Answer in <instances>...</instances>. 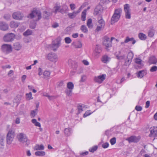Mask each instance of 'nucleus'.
<instances>
[{
    "label": "nucleus",
    "instance_id": "1",
    "mask_svg": "<svg viewBox=\"0 0 157 157\" xmlns=\"http://www.w3.org/2000/svg\"><path fill=\"white\" fill-rule=\"evenodd\" d=\"M122 10L121 8L116 9L115 10L114 13L112 17L111 22L112 24L117 22L120 18Z\"/></svg>",
    "mask_w": 157,
    "mask_h": 157
},
{
    "label": "nucleus",
    "instance_id": "2",
    "mask_svg": "<svg viewBox=\"0 0 157 157\" xmlns=\"http://www.w3.org/2000/svg\"><path fill=\"white\" fill-rule=\"evenodd\" d=\"M27 17L31 19L36 18L35 21H37L40 19L41 18V13L40 10L34 9L31 13L28 15Z\"/></svg>",
    "mask_w": 157,
    "mask_h": 157
},
{
    "label": "nucleus",
    "instance_id": "3",
    "mask_svg": "<svg viewBox=\"0 0 157 157\" xmlns=\"http://www.w3.org/2000/svg\"><path fill=\"white\" fill-rule=\"evenodd\" d=\"M17 138L18 141L21 143L24 144L25 143V146H28L29 144L27 143L28 138L25 134L20 133L18 134Z\"/></svg>",
    "mask_w": 157,
    "mask_h": 157
},
{
    "label": "nucleus",
    "instance_id": "4",
    "mask_svg": "<svg viewBox=\"0 0 157 157\" xmlns=\"http://www.w3.org/2000/svg\"><path fill=\"white\" fill-rule=\"evenodd\" d=\"M61 40L60 37H58L54 40L52 44L50 45L51 49L54 51H56L60 45Z\"/></svg>",
    "mask_w": 157,
    "mask_h": 157
},
{
    "label": "nucleus",
    "instance_id": "5",
    "mask_svg": "<svg viewBox=\"0 0 157 157\" xmlns=\"http://www.w3.org/2000/svg\"><path fill=\"white\" fill-rule=\"evenodd\" d=\"M114 38L111 37V39L107 36H105L103 39V44L106 48L112 47V40Z\"/></svg>",
    "mask_w": 157,
    "mask_h": 157
},
{
    "label": "nucleus",
    "instance_id": "6",
    "mask_svg": "<svg viewBox=\"0 0 157 157\" xmlns=\"http://www.w3.org/2000/svg\"><path fill=\"white\" fill-rule=\"evenodd\" d=\"M15 35L13 33H8L4 35L3 37V40L6 42L13 41L15 38Z\"/></svg>",
    "mask_w": 157,
    "mask_h": 157
},
{
    "label": "nucleus",
    "instance_id": "7",
    "mask_svg": "<svg viewBox=\"0 0 157 157\" xmlns=\"http://www.w3.org/2000/svg\"><path fill=\"white\" fill-rule=\"evenodd\" d=\"M14 136V132L12 130H10L6 135V141L8 144H10L13 141Z\"/></svg>",
    "mask_w": 157,
    "mask_h": 157
},
{
    "label": "nucleus",
    "instance_id": "8",
    "mask_svg": "<svg viewBox=\"0 0 157 157\" xmlns=\"http://www.w3.org/2000/svg\"><path fill=\"white\" fill-rule=\"evenodd\" d=\"M1 50L5 53L8 54L12 51V47L10 44H4L2 46Z\"/></svg>",
    "mask_w": 157,
    "mask_h": 157
},
{
    "label": "nucleus",
    "instance_id": "9",
    "mask_svg": "<svg viewBox=\"0 0 157 157\" xmlns=\"http://www.w3.org/2000/svg\"><path fill=\"white\" fill-rule=\"evenodd\" d=\"M124 10L126 18L130 19L131 18V10L130 6L129 4H126L124 5Z\"/></svg>",
    "mask_w": 157,
    "mask_h": 157
},
{
    "label": "nucleus",
    "instance_id": "10",
    "mask_svg": "<svg viewBox=\"0 0 157 157\" xmlns=\"http://www.w3.org/2000/svg\"><path fill=\"white\" fill-rule=\"evenodd\" d=\"M54 10L52 11L56 14L58 11L62 13L64 12V13L68 11V7L66 6H64L62 9H60V6L57 5H56L54 7Z\"/></svg>",
    "mask_w": 157,
    "mask_h": 157
},
{
    "label": "nucleus",
    "instance_id": "11",
    "mask_svg": "<svg viewBox=\"0 0 157 157\" xmlns=\"http://www.w3.org/2000/svg\"><path fill=\"white\" fill-rule=\"evenodd\" d=\"M24 17V14L20 11L16 12L13 13L12 14L13 18L16 20H21Z\"/></svg>",
    "mask_w": 157,
    "mask_h": 157
},
{
    "label": "nucleus",
    "instance_id": "12",
    "mask_svg": "<svg viewBox=\"0 0 157 157\" xmlns=\"http://www.w3.org/2000/svg\"><path fill=\"white\" fill-rule=\"evenodd\" d=\"M106 76L105 74H103L101 75L95 77L94 78V80L95 82L100 84L105 79Z\"/></svg>",
    "mask_w": 157,
    "mask_h": 157
},
{
    "label": "nucleus",
    "instance_id": "13",
    "mask_svg": "<svg viewBox=\"0 0 157 157\" xmlns=\"http://www.w3.org/2000/svg\"><path fill=\"white\" fill-rule=\"evenodd\" d=\"M48 58L50 61L56 62L57 60L58 56L55 53L52 52L48 54Z\"/></svg>",
    "mask_w": 157,
    "mask_h": 157
},
{
    "label": "nucleus",
    "instance_id": "14",
    "mask_svg": "<svg viewBox=\"0 0 157 157\" xmlns=\"http://www.w3.org/2000/svg\"><path fill=\"white\" fill-rule=\"evenodd\" d=\"M133 54L132 52H129L127 56V58L125 62L124 65L126 66H128L131 63L132 59L133 58Z\"/></svg>",
    "mask_w": 157,
    "mask_h": 157
},
{
    "label": "nucleus",
    "instance_id": "15",
    "mask_svg": "<svg viewBox=\"0 0 157 157\" xmlns=\"http://www.w3.org/2000/svg\"><path fill=\"white\" fill-rule=\"evenodd\" d=\"M52 11H50V9L47 10V11H44L43 13V17L44 19H48L50 16L52 15Z\"/></svg>",
    "mask_w": 157,
    "mask_h": 157
},
{
    "label": "nucleus",
    "instance_id": "16",
    "mask_svg": "<svg viewBox=\"0 0 157 157\" xmlns=\"http://www.w3.org/2000/svg\"><path fill=\"white\" fill-rule=\"evenodd\" d=\"M150 134L149 136L150 137H157V128L154 127H151L150 129Z\"/></svg>",
    "mask_w": 157,
    "mask_h": 157
},
{
    "label": "nucleus",
    "instance_id": "17",
    "mask_svg": "<svg viewBox=\"0 0 157 157\" xmlns=\"http://www.w3.org/2000/svg\"><path fill=\"white\" fill-rule=\"evenodd\" d=\"M9 29L8 25L6 22L3 21H0V29L2 31H5Z\"/></svg>",
    "mask_w": 157,
    "mask_h": 157
},
{
    "label": "nucleus",
    "instance_id": "18",
    "mask_svg": "<svg viewBox=\"0 0 157 157\" xmlns=\"http://www.w3.org/2000/svg\"><path fill=\"white\" fill-rule=\"evenodd\" d=\"M126 140H128L129 143H136L139 141V139L136 136H132L127 139Z\"/></svg>",
    "mask_w": 157,
    "mask_h": 157
},
{
    "label": "nucleus",
    "instance_id": "19",
    "mask_svg": "<svg viewBox=\"0 0 157 157\" xmlns=\"http://www.w3.org/2000/svg\"><path fill=\"white\" fill-rule=\"evenodd\" d=\"M22 47V44L19 42H16L13 44V48L16 50L19 51L20 50Z\"/></svg>",
    "mask_w": 157,
    "mask_h": 157
},
{
    "label": "nucleus",
    "instance_id": "20",
    "mask_svg": "<svg viewBox=\"0 0 157 157\" xmlns=\"http://www.w3.org/2000/svg\"><path fill=\"white\" fill-rule=\"evenodd\" d=\"M19 22L13 21L10 22V26L11 28H16L19 26Z\"/></svg>",
    "mask_w": 157,
    "mask_h": 157
},
{
    "label": "nucleus",
    "instance_id": "21",
    "mask_svg": "<svg viewBox=\"0 0 157 157\" xmlns=\"http://www.w3.org/2000/svg\"><path fill=\"white\" fill-rule=\"evenodd\" d=\"M103 10L102 6L100 5H98L94 9V14L96 15L101 13Z\"/></svg>",
    "mask_w": 157,
    "mask_h": 157
},
{
    "label": "nucleus",
    "instance_id": "22",
    "mask_svg": "<svg viewBox=\"0 0 157 157\" xmlns=\"http://www.w3.org/2000/svg\"><path fill=\"white\" fill-rule=\"evenodd\" d=\"M135 62L138 64V67L139 68H141L143 66V62L142 60L138 58H136L134 59Z\"/></svg>",
    "mask_w": 157,
    "mask_h": 157
},
{
    "label": "nucleus",
    "instance_id": "23",
    "mask_svg": "<svg viewBox=\"0 0 157 157\" xmlns=\"http://www.w3.org/2000/svg\"><path fill=\"white\" fill-rule=\"evenodd\" d=\"M129 41H132V44H134L136 42V40L133 38H129L128 36H127L124 40V42L125 43H127Z\"/></svg>",
    "mask_w": 157,
    "mask_h": 157
},
{
    "label": "nucleus",
    "instance_id": "24",
    "mask_svg": "<svg viewBox=\"0 0 157 157\" xmlns=\"http://www.w3.org/2000/svg\"><path fill=\"white\" fill-rule=\"evenodd\" d=\"M149 62L150 63L155 64L157 63V59L154 56H152L149 58Z\"/></svg>",
    "mask_w": 157,
    "mask_h": 157
},
{
    "label": "nucleus",
    "instance_id": "25",
    "mask_svg": "<svg viewBox=\"0 0 157 157\" xmlns=\"http://www.w3.org/2000/svg\"><path fill=\"white\" fill-rule=\"evenodd\" d=\"M146 74L145 71H139L137 74V76L138 78H141Z\"/></svg>",
    "mask_w": 157,
    "mask_h": 157
},
{
    "label": "nucleus",
    "instance_id": "26",
    "mask_svg": "<svg viewBox=\"0 0 157 157\" xmlns=\"http://www.w3.org/2000/svg\"><path fill=\"white\" fill-rule=\"evenodd\" d=\"M71 129L70 128H65L64 130V133L66 136H70L71 133Z\"/></svg>",
    "mask_w": 157,
    "mask_h": 157
},
{
    "label": "nucleus",
    "instance_id": "27",
    "mask_svg": "<svg viewBox=\"0 0 157 157\" xmlns=\"http://www.w3.org/2000/svg\"><path fill=\"white\" fill-rule=\"evenodd\" d=\"M44 149V147L42 144L40 145H36L34 148V149L36 150H43Z\"/></svg>",
    "mask_w": 157,
    "mask_h": 157
},
{
    "label": "nucleus",
    "instance_id": "28",
    "mask_svg": "<svg viewBox=\"0 0 157 157\" xmlns=\"http://www.w3.org/2000/svg\"><path fill=\"white\" fill-rule=\"evenodd\" d=\"M68 17L71 19H73L77 15L75 11H74L72 13H69L67 14Z\"/></svg>",
    "mask_w": 157,
    "mask_h": 157
},
{
    "label": "nucleus",
    "instance_id": "29",
    "mask_svg": "<svg viewBox=\"0 0 157 157\" xmlns=\"http://www.w3.org/2000/svg\"><path fill=\"white\" fill-rule=\"evenodd\" d=\"M86 10H87L85 9L82 12V15H81V17H82V21H85L86 20Z\"/></svg>",
    "mask_w": 157,
    "mask_h": 157
},
{
    "label": "nucleus",
    "instance_id": "30",
    "mask_svg": "<svg viewBox=\"0 0 157 157\" xmlns=\"http://www.w3.org/2000/svg\"><path fill=\"white\" fill-rule=\"evenodd\" d=\"M72 44H74L76 48H80L82 47V44L81 42L78 41L76 43H73Z\"/></svg>",
    "mask_w": 157,
    "mask_h": 157
},
{
    "label": "nucleus",
    "instance_id": "31",
    "mask_svg": "<svg viewBox=\"0 0 157 157\" xmlns=\"http://www.w3.org/2000/svg\"><path fill=\"white\" fill-rule=\"evenodd\" d=\"M84 105H80L78 106V114L80 113H81L82 111H83L85 108Z\"/></svg>",
    "mask_w": 157,
    "mask_h": 157
},
{
    "label": "nucleus",
    "instance_id": "32",
    "mask_svg": "<svg viewBox=\"0 0 157 157\" xmlns=\"http://www.w3.org/2000/svg\"><path fill=\"white\" fill-rule=\"evenodd\" d=\"M138 36L139 38L141 40H145L146 39V35L142 33H139Z\"/></svg>",
    "mask_w": 157,
    "mask_h": 157
},
{
    "label": "nucleus",
    "instance_id": "33",
    "mask_svg": "<svg viewBox=\"0 0 157 157\" xmlns=\"http://www.w3.org/2000/svg\"><path fill=\"white\" fill-rule=\"evenodd\" d=\"M32 122L36 126L40 127H41V124L40 123L37 122V120L36 119H33L32 120Z\"/></svg>",
    "mask_w": 157,
    "mask_h": 157
},
{
    "label": "nucleus",
    "instance_id": "34",
    "mask_svg": "<svg viewBox=\"0 0 157 157\" xmlns=\"http://www.w3.org/2000/svg\"><path fill=\"white\" fill-rule=\"evenodd\" d=\"M87 25L89 28H92L93 25L92 24V20L91 19H89L87 21Z\"/></svg>",
    "mask_w": 157,
    "mask_h": 157
},
{
    "label": "nucleus",
    "instance_id": "35",
    "mask_svg": "<svg viewBox=\"0 0 157 157\" xmlns=\"http://www.w3.org/2000/svg\"><path fill=\"white\" fill-rule=\"evenodd\" d=\"M98 23L99 25H101L102 26V27H104L105 25V23L104 21L102 19V17H101L100 19L98 21Z\"/></svg>",
    "mask_w": 157,
    "mask_h": 157
},
{
    "label": "nucleus",
    "instance_id": "36",
    "mask_svg": "<svg viewBox=\"0 0 157 157\" xmlns=\"http://www.w3.org/2000/svg\"><path fill=\"white\" fill-rule=\"evenodd\" d=\"M38 111L37 109L32 110L31 112L30 115L32 117H34L37 114Z\"/></svg>",
    "mask_w": 157,
    "mask_h": 157
},
{
    "label": "nucleus",
    "instance_id": "37",
    "mask_svg": "<svg viewBox=\"0 0 157 157\" xmlns=\"http://www.w3.org/2000/svg\"><path fill=\"white\" fill-rule=\"evenodd\" d=\"M45 154V152L44 151H37L35 153V155L36 156H44Z\"/></svg>",
    "mask_w": 157,
    "mask_h": 157
},
{
    "label": "nucleus",
    "instance_id": "38",
    "mask_svg": "<svg viewBox=\"0 0 157 157\" xmlns=\"http://www.w3.org/2000/svg\"><path fill=\"white\" fill-rule=\"evenodd\" d=\"M102 60L105 63H107L109 62V58L107 56H104L102 58Z\"/></svg>",
    "mask_w": 157,
    "mask_h": 157
},
{
    "label": "nucleus",
    "instance_id": "39",
    "mask_svg": "<svg viewBox=\"0 0 157 157\" xmlns=\"http://www.w3.org/2000/svg\"><path fill=\"white\" fill-rule=\"evenodd\" d=\"M154 34V30L153 29L149 30L148 32V36L151 37H152Z\"/></svg>",
    "mask_w": 157,
    "mask_h": 157
},
{
    "label": "nucleus",
    "instance_id": "40",
    "mask_svg": "<svg viewBox=\"0 0 157 157\" xmlns=\"http://www.w3.org/2000/svg\"><path fill=\"white\" fill-rule=\"evenodd\" d=\"M74 86V85L72 82H70L67 83V87L68 89L73 90Z\"/></svg>",
    "mask_w": 157,
    "mask_h": 157
},
{
    "label": "nucleus",
    "instance_id": "41",
    "mask_svg": "<svg viewBox=\"0 0 157 157\" xmlns=\"http://www.w3.org/2000/svg\"><path fill=\"white\" fill-rule=\"evenodd\" d=\"M68 65L72 68H74V65L75 64V62L71 59H69L68 60Z\"/></svg>",
    "mask_w": 157,
    "mask_h": 157
},
{
    "label": "nucleus",
    "instance_id": "42",
    "mask_svg": "<svg viewBox=\"0 0 157 157\" xmlns=\"http://www.w3.org/2000/svg\"><path fill=\"white\" fill-rule=\"evenodd\" d=\"M72 90L71 89H66L65 90L66 95L68 96H71L72 95Z\"/></svg>",
    "mask_w": 157,
    "mask_h": 157
},
{
    "label": "nucleus",
    "instance_id": "43",
    "mask_svg": "<svg viewBox=\"0 0 157 157\" xmlns=\"http://www.w3.org/2000/svg\"><path fill=\"white\" fill-rule=\"evenodd\" d=\"M50 74V72L48 71H45L43 73V75L44 76V78H47L49 77Z\"/></svg>",
    "mask_w": 157,
    "mask_h": 157
},
{
    "label": "nucleus",
    "instance_id": "44",
    "mask_svg": "<svg viewBox=\"0 0 157 157\" xmlns=\"http://www.w3.org/2000/svg\"><path fill=\"white\" fill-rule=\"evenodd\" d=\"M32 32L31 30L28 29L23 33V35L25 36H28L32 34Z\"/></svg>",
    "mask_w": 157,
    "mask_h": 157
},
{
    "label": "nucleus",
    "instance_id": "45",
    "mask_svg": "<svg viewBox=\"0 0 157 157\" xmlns=\"http://www.w3.org/2000/svg\"><path fill=\"white\" fill-rule=\"evenodd\" d=\"M81 29L83 32L85 33H86L87 32L88 30L86 26L84 25H82L81 27Z\"/></svg>",
    "mask_w": 157,
    "mask_h": 157
},
{
    "label": "nucleus",
    "instance_id": "46",
    "mask_svg": "<svg viewBox=\"0 0 157 157\" xmlns=\"http://www.w3.org/2000/svg\"><path fill=\"white\" fill-rule=\"evenodd\" d=\"M26 97L27 99L28 100L32 99L33 98L32 97V94L31 92H30L29 94H26Z\"/></svg>",
    "mask_w": 157,
    "mask_h": 157
},
{
    "label": "nucleus",
    "instance_id": "47",
    "mask_svg": "<svg viewBox=\"0 0 157 157\" xmlns=\"http://www.w3.org/2000/svg\"><path fill=\"white\" fill-rule=\"evenodd\" d=\"M11 17V15L9 14H6L4 15L3 18L6 20H10Z\"/></svg>",
    "mask_w": 157,
    "mask_h": 157
},
{
    "label": "nucleus",
    "instance_id": "48",
    "mask_svg": "<svg viewBox=\"0 0 157 157\" xmlns=\"http://www.w3.org/2000/svg\"><path fill=\"white\" fill-rule=\"evenodd\" d=\"M95 52L98 53H99L101 52L100 47L99 46L97 45L95 49Z\"/></svg>",
    "mask_w": 157,
    "mask_h": 157
},
{
    "label": "nucleus",
    "instance_id": "49",
    "mask_svg": "<svg viewBox=\"0 0 157 157\" xmlns=\"http://www.w3.org/2000/svg\"><path fill=\"white\" fill-rule=\"evenodd\" d=\"M65 42L67 44H69L71 42V40L69 37H66L65 38Z\"/></svg>",
    "mask_w": 157,
    "mask_h": 157
},
{
    "label": "nucleus",
    "instance_id": "50",
    "mask_svg": "<svg viewBox=\"0 0 157 157\" xmlns=\"http://www.w3.org/2000/svg\"><path fill=\"white\" fill-rule=\"evenodd\" d=\"M110 142L112 145L116 143V138L115 137H113L110 140Z\"/></svg>",
    "mask_w": 157,
    "mask_h": 157
},
{
    "label": "nucleus",
    "instance_id": "51",
    "mask_svg": "<svg viewBox=\"0 0 157 157\" xmlns=\"http://www.w3.org/2000/svg\"><path fill=\"white\" fill-rule=\"evenodd\" d=\"M98 148L97 146L93 147L89 149V151L92 152H94L95 151H96Z\"/></svg>",
    "mask_w": 157,
    "mask_h": 157
},
{
    "label": "nucleus",
    "instance_id": "52",
    "mask_svg": "<svg viewBox=\"0 0 157 157\" xmlns=\"http://www.w3.org/2000/svg\"><path fill=\"white\" fill-rule=\"evenodd\" d=\"M4 147V143L2 139H0V150L3 149Z\"/></svg>",
    "mask_w": 157,
    "mask_h": 157
},
{
    "label": "nucleus",
    "instance_id": "53",
    "mask_svg": "<svg viewBox=\"0 0 157 157\" xmlns=\"http://www.w3.org/2000/svg\"><path fill=\"white\" fill-rule=\"evenodd\" d=\"M36 23L34 22L31 23L30 24V28L32 29H34L36 27Z\"/></svg>",
    "mask_w": 157,
    "mask_h": 157
},
{
    "label": "nucleus",
    "instance_id": "54",
    "mask_svg": "<svg viewBox=\"0 0 157 157\" xmlns=\"http://www.w3.org/2000/svg\"><path fill=\"white\" fill-rule=\"evenodd\" d=\"M104 27H102V26L98 25L96 30L97 31L99 32L101 30L103 29L104 28Z\"/></svg>",
    "mask_w": 157,
    "mask_h": 157
},
{
    "label": "nucleus",
    "instance_id": "55",
    "mask_svg": "<svg viewBox=\"0 0 157 157\" xmlns=\"http://www.w3.org/2000/svg\"><path fill=\"white\" fill-rule=\"evenodd\" d=\"M90 110H88L86 111L85 113L84 114L83 117H85L89 115H90L92 113L90 112Z\"/></svg>",
    "mask_w": 157,
    "mask_h": 157
},
{
    "label": "nucleus",
    "instance_id": "56",
    "mask_svg": "<svg viewBox=\"0 0 157 157\" xmlns=\"http://www.w3.org/2000/svg\"><path fill=\"white\" fill-rule=\"evenodd\" d=\"M157 70V67L154 66L152 67L150 69V71L151 72H153L156 71Z\"/></svg>",
    "mask_w": 157,
    "mask_h": 157
},
{
    "label": "nucleus",
    "instance_id": "57",
    "mask_svg": "<svg viewBox=\"0 0 157 157\" xmlns=\"http://www.w3.org/2000/svg\"><path fill=\"white\" fill-rule=\"evenodd\" d=\"M109 146V144L107 142H106L103 144L102 145V147L104 148H106L108 147Z\"/></svg>",
    "mask_w": 157,
    "mask_h": 157
},
{
    "label": "nucleus",
    "instance_id": "58",
    "mask_svg": "<svg viewBox=\"0 0 157 157\" xmlns=\"http://www.w3.org/2000/svg\"><path fill=\"white\" fill-rule=\"evenodd\" d=\"M117 59H124L125 57V55H123L122 56H116Z\"/></svg>",
    "mask_w": 157,
    "mask_h": 157
},
{
    "label": "nucleus",
    "instance_id": "59",
    "mask_svg": "<svg viewBox=\"0 0 157 157\" xmlns=\"http://www.w3.org/2000/svg\"><path fill=\"white\" fill-rule=\"evenodd\" d=\"M86 79V76L85 75H82L81 78V79L80 80V82H84Z\"/></svg>",
    "mask_w": 157,
    "mask_h": 157
},
{
    "label": "nucleus",
    "instance_id": "60",
    "mask_svg": "<svg viewBox=\"0 0 157 157\" xmlns=\"http://www.w3.org/2000/svg\"><path fill=\"white\" fill-rule=\"evenodd\" d=\"M2 68L3 69H5L6 68H10L11 66L10 65H6L5 66H3L2 67Z\"/></svg>",
    "mask_w": 157,
    "mask_h": 157
},
{
    "label": "nucleus",
    "instance_id": "61",
    "mask_svg": "<svg viewBox=\"0 0 157 157\" xmlns=\"http://www.w3.org/2000/svg\"><path fill=\"white\" fill-rule=\"evenodd\" d=\"M135 109L137 111H140L142 109V107L139 105L136 106Z\"/></svg>",
    "mask_w": 157,
    "mask_h": 157
},
{
    "label": "nucleus",
    "instance_id": "62",
    "mask_svg": "<svg viewBox=\"0 0 157 157\" xmlns=\"http://www.w3.org/2000/svg\"><path fill=\"white\" fill-rule=\"evenodd\" d=\"M70 6L71 9L72 10L75 9V5L74 4H71L70 5Z\"/></svg>",
    "mask_w": 157,
    "mask_h": 157
},
{
    "label": "nucleus",
    "instance_id": "63",
    "mask_svg": "<svg viewBox=\"0 0 157 157\" xmlns=\"http://www.w3.org/2000/svg\"><path fill=\"white\" fill-rule=\"evenodd\" d=\"M13 71L12 70H10L8 72V75L10 77L12 75H13Z\"/></svg>",
    "mask_w": 157,
    "mask_h": 157
},
{
    "label": "nucleus",
    "instance_id": "64",
    "mask_svg": "<svg viewBox=\"0 0 157 157\" xmlns=\"http://www.w3.org/2000/svg\"><path fill=\"white\" fill-rule=\"evenodd\" d=\"M38 75L39 76H40L42 74V69L40 68H39L38 69Z\"/></svg>",
    "mask_w": 157,
    "mask_h": 157
}]
</instances>
